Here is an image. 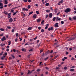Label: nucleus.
Returning <instances> with one entry per match:
<instances>
[{
    "label": "nucleus",
    "mask_w": 76,
    "mask_h": 76,
    "mask_svg": "<svg viewBox=\"0 0 76 76\" xmlns=\"http://www.w3.org/2000/svg\"><path fill=\"white\" fill-rule=\"evenodd\" d=\"M3 6V4L2 3H0V6Z\"/></svg>",
    "instance_id": "27"
},
{
    "label": "nucleus",
    "mask_w": 76,
    "mask_h": 76,
    "mask_svg": "<svg viewBox=\"0 0 76 76\" xmlns=\"http://www.w3.org/2000/svg\"><path fill=\"white\" fill-rule=\"evenodd\" d=\"M13 51H14V52H16V50H15V49H13Z\"/></svg>",
    "instance_id": "56"
},
{
    "label": "nucleus",
    "mask_w": 76,
    "mask_h": 76,
    "mask_svg": "<svg viewBox=\"0 0 76 76\" xmlns=\"http://www.w3.org/2000/svg\"><path fill=\"white\" fill-rule=\"evenodd\" d=\"M10 12H12V13H14L15 12V11L13 10H11L10 11Z\"/></svg>",
    "instance_id": "30"
},
{
    "label": "nucleus",
    "mask_w": 76,
    "mask_h": 76,
    "mask_svg": "<svg viewBox=\"0 0 76 76\" xmlns=\"http://www.w3.org/2000/svg\"><path fill=\"white\" fill-rule=\"evenodd\" d=\"M45 6H49V3H46L45 4Z\"/></svg>",
    "instance_id": "26"
},
{
    "label": "nucleus",
    "mask_w": 76,
    "mask_h": 76,
    "mask_svg": "<svg viewBox=\"0 0 76 76\" xmlns=\"http://www.w3.org/2000/svg\"><path fill=\"white\" fill-rule=\"evenodd\" d=\"M75 39V38H73L72 39H68V41H71V40H72V39Z\"/></svg>",
    "instance_id": "37"
},
{
    "label": "nucleus",
    "mask_w": 76,
    "mask_h": 76,
    "mask_svg": "<svg viewBox=\"0 0 76 76\" xmlns=\"http://www.w3.org/2000/svg\"><path fill=\"white\" fill-rule=\"evenodd\" d=\"M64 70H66V69H67V68L66 67H64Z\"/></svg>",
    "instance_id": "38"
},
{
    "label": "nucleus",
    "mask_w": 76,
    "mask_h": 76,
    "mask_svg": "<svg viewBox=\"0 0 76 76\" xmlns=\"http://www.w3.org/2000/svg\"><path fill=\"white\" fill-rule=\"evenodd\" d=\"M44 32V29H42L41 30V32Z\"/></svg>",
    "instance_id": "23"
},
{
    "label": "nucleus",
    "mask_w": 76,
    "mask_h": 76,
    "mask_svg": "<svg viewBox=\"0 0 76 76\" xmlns=\"http://www.w3.org/2000/svg\"><path fill=\"white\" fill-rule=\"evenodd\" d=\"M61 24H64V21H61Z\"/></svg>",
    "instance_id": "35"
},
{
    "label": "nucleus",
    "mask_w": 76,
    "mask_h": 76,
    "mask_svg": "<svg viewBox=\"0 0 76 76\" xmlns=\"http://www.w3.org/2000/svg\"><path fill=\"white\" fill-rule=\"evenodd\" d=\"M4 13L5 15H7V14H8V12L6 11L4 12Z\"/></svg>",
    "instance_id": "13"
},
{
    "label": "nucleus",
    "mask_w": 76,
    "mask_h": 76,
    "mask_svg": "<svg viewBox=\"0 0 76 76\" xmlns=\"http://www.w3.org/2000/svg\"><path fill=\"white\" fill-rule=\"evenodd\" d=\"M3 52H2L1 53H0V56H1L2 54H3Z\"/></svg>",
    "instance_id": "52"
},
{
    "label": "nucleus",
    "mask_w": 76,
    "mask_h": 76,
    "mask_svg": "<svg viewBox=\"0 0 76 76\" xmlns=\"http://www.w3.org/2000/svg\"><path fill=\"white\" fill-rule=\"evenodd\" d=\"M33 13V12H31L29 13V15H31V14H32Z\"/></svg>",
    "instance_id": "28"
},
{
    "label": "nucleus",
    "mask_w": 76,
    "mask_h": 76,
    "mask_svg": "<svg viewBox=\"0 0 76 76\" xmlns=\"http://www.w3.org/2000/svg\"><path fill=\"white\" fill-rule=\"evenodd\" d=\"M32 29V27H29L28 29L27 30L28 31H30V30H31Z\"/></svg>",
    "instance_id": "7"
},
{
    "label": "nucleus",
    "mask_w": 76,
    "mask_h": 76,
    "mask_svg": "<svg viewBox=\"0 0 76 76\" xmlns=\"http://www.w3.org/2000/svg\"><path fill=\"white\" fill-rule=\"evenodd\" d=\"M36 13H37V15H39V11H36Z\"/></svg>",
    "instance_id": "22"
},
{
    "label": "nucleus",
    "mask_w": 76,
    "mask_h": 76,
    "mask_svg": "<svg viewBox=\"0 0 76 76\" xmlns=\"http://www.w3.org/2000/svg\"><path fill=\"white\" fill-rule=\"evenodd\" d=\"M26 8H23L22 9L23 10V11H25V9Z\"/></svg>",
    "instance_id": "46"
},
{
    "label": "nucleus",
    "mask_w": 76,
    "mask_h": 76,
    "mask_svg": "<svg viewBox=\"0 0 76 76\" xmlns=\"http://www.w3.org/2000/svg\"><path fill=\"white\" fill-rule=\"evenodd\" d=\"M3 6H1L0 7V9H3Z\"/></svg>",
    "instance_id": "29"
},
{
    "label": "nucleus",
    "mask_w": 76,
    "mask_h": 76,
    "mask_svg": "<svg viewBox=\"0 0 76 76\" xmlns=\"http://www.w3.org/2000/svg\"><path fill=\"white\" fill-rule=\"evenodd\" d=\"M32 51V49H31L29 50V51L30 52H31V51Z\"/></svg>",
    "instance_id": "59"
},
{
    "label": "nucleus",
    "mask_w": 76,
    "mask_h": 76,
    "mask_svg": "<svg viewBox=\"0 0 76 76\" xmlns=\"http://www.w3.org/2000/svg\"><path fill=\"white\" fill-rule=\"evenodd\" d=\"M31 8V6H30V5H29L28 7V9H29L30 8Z\"/></svg>",
    "instance_id": "32"
},
{
    "label": "nucleus",
    "mask_w": 76,
    "mask_h": 76,
    "mask_svg": "<svg viewBox=\"0 0 76 76\" xmlns=\"http://www.w3.org/2000/svg\"><path fill=\"white\" fill-rule=\"evenodd\" d=\"M34 71V70H32L31 71H30L29 70H28V74H29V73H31L32 72H33Z\"/></svg>",
    "instance_id": "11"
},
{
    "label": "nucleus",
    "mask_w": 76,
    "mask_h": 76,
    "mask_svg": "<svg viewBox=\"0 0 76 76\" xmlns=\"http://www.w3.org/2000/svg\"><path fill=\"white\" fill-rule=\"evenodd\" d=\"M74 9L75 10H76V8L74 7Z\"/></svg>",
    "instance_id": "64"
},
{
    "label": "nucleus",
    "mask_w": 76,
    "mask_h": 76,
    "mask_svg": "<svg viewBox=\"0 0 76 76\" xmlns=\"http://www.w3.org/2000/svg\"><path fill=\"white\" fill-rule=\"evenodd\" d=\"M6 51H9V48H8L7 49V50H6Z\"/></svg>",
    "instance_id": "58"
},
{
    "label": "nucleus",
    "mask_w": 76,
    "mask_h": 76,
    "mask_svg": "<svg viewBox=\"0 0 76 76\" xmlns=\"http://www.w3.org/2000/svg\"><path fill=\"white\" fill-rule=\"evenodd\" d=\"M58 23H55L54 26H55V27H56L57 28L58 27Z\"/></svg>",
    "instance_id": "3"
},
{
    "label": "nucleus",
    "mask_w": 76,
    "mask_h": 76,
    "mask_svg": "<svg viewBox=\"0 0 76 76\" xmlns=\"http://www.w3.org/2000/svg\"><path fill=\"white\" fill-rule=\"evenodd\" d=\"M53 16V14L52 13H50L49 15V16L50 18H51V17Z\"/></svg>",
    "instance_id": "6"
},
{
    "label": "nucleus",
    "mask_w": 76,
    "mask_h": 76,
    "mask_svg": "<svg viewBox=\"0 0 76 76\" xmlns=\"http://www.w3.org/2000/svg\"><path fill=\"white\" fill-rule=\"evenodd\" d=\"M7 28L8 29H10V28H11V27H10V26H7Z\"/></svg>",
    "instance_id": "40"
},
{
    "label": "nucleus",
    "mask_w": 76,
    "mask_h": 76,
    "mask_svg": "<svg viewBox=\"0 0 76 76\" xmlns=\"http://www.w3.org/2000/svg\"><path fill=\"white\" fill-rule=\"evenodd\" d=\"M5 44H1V47H3V45H5Z\"/></svg>",
    "instance_id": "20"
},
{
    "label": "nucleus",
    "mask_w": 76,
    "mask_h": 76,
    "mask_svg": "<svg viewBox=\"0 0 76 76\" xmlns=\"http://www.w3.org/2000/svg\"><path fill=\"white\" fill-rule=\"evenodd\" d=\"M18 33H16V37H18Z\"/></svg>",
    "instance_id": "61"
},
{
    "label": "nucleus",
    "mask_w": 76,
    "mask_h": 76,
    "mask_svg": "<svg viewBox=\"0 0 76 76\" xmlns=\"http://www.w3.org/2000/svg\"><path fill=\"white\" fill-rule=\"evenodd\" d=\"M46 12H48V13H50V10H46Z\"/></svg>",
    "instance_id": "16"
},
{
    "label": "nucleus",
    "mask_w": 76,
    "mask_h": 76,
    "mask_svg": "<svg viewBox=\"0 0 76 76\" xmlns=\"http://www.w3.org/2000/svg\"><path fill=\"white\" fill-rule=\"evenodd\" d=\"M19 39H20V41H22V38H21L20 37H19Z\"/></svg>",
    "instance_id": "39"
},
{
    "label": "nucleus",
    "mask_w": 76,
    "mask_h": 76,
    "mask_svg": "<svg viewBox=\"0 0 76 76\" xmlns=\"http://www.w3.org/2000/svg\"><path fill=\"white\" fill-rule=\"evenodd\" d=\"M56 17L53 18V21H55V20H56Z\"/></svg>",
    "instance_id": "21"
},
{
    "label": "nucleus",
    "mask_w": 76,
    "mask_h": 76,
    "mask_svg": "<svg viewBox=\"0 0 76 76\" xmlns=\"http://www.w3.org/2000/svg\"><path fill=\"white\" fill-rule=\"evenodd\" d=\"M71 10V9L69 8H67L65 10L64 12L66 13H68V12H70V11Z\"/></svg>",
    "instance_id": "1"
},
{
    "label": "nucleus",
    "mask_w": 76,
    "mask_h": 76,
    "mask_svg": "<svg viewBox=\"0 0 76 76\" xmlns=\"http://www.w3.org/2000/svg\"><path fill=\"white\" fill-rule=\"evenodd\" d=\"M11 32L13 33H14V32H15V30H14V29H12Z\"/></svg>",
    "instance_id": "25"
},
{
    "label": "nucleus",
    "mask_w": 76,
    "mask_h": 76,
    "mask_svg": "<svg viewBox=\"0 0 76 76\" xmlns=\"http://www.w3.org/2000/svg\"><path fill=\"white\" fill-rule=\"evenodd\" d=\"M40 70V69H37V72H39Z\"/></svg>",
    "instance_id": "57"
},
{
    "label": "nucleus",
    "mask_w": 76,
    "mask_h": 76,
    "mask_svg": "<svg viewBox=\"0 0 76 76\" xmlns=\"http://www.w3.org/2000/svg\"><path fill=\"white\" fill-rule=\"evenodd\" d=\"M73 19H74L75 20H76V17L75 16L74 17H73Z\"/></svg>",
    "instance_id": "34"
},
{
    "label": "nucleus",
    "mask_w": 76,
    "mask_h": 76,
    "mask_svg": "<svg viewBox=\"0 0 76 76\" xmlns=\"http://www.w3.org/2000/svg\"><path fill=\"white\" fill-rule=\"evenodd\" d=\"M11 15V13H9L8 14V15H7L8 16H10V15Z\"/></svg>",
    "instance_id": "50"
},
{
    "label": "nucleus",
    "mask_w": 76,
    "mask_h": 76,
    "mask_svg": "<svg viewBox=\"0 0 76 76\" xmlns=\"http://www.w3.org/2000/svg\"><path fill=\"white\" fill-rule=\"evenodd\" d=\"M58 19H59L58 17H56V20L57 21V20H58Z\"/></svg>",
    "instance_id": "47"
},
{
    "label": "nucleus",
    "mask_w": 76,
    "mask_h": 76,
    "mask_svg": "<svg viewBox=\"0 0 76 76\" xmlns=\"http://www.w3.org/2000/svg\"><path fill=\"white\" fill-rule=\"evenodd\" d=\"M11 41H9L8 42V45H10V44H11Z\"/></svg>",
    "instance_id": "14"
},
{
    "label": "nucleus",
    "mask_w": 76,
    "mask_h": 76,
    "mask_svg": "<svg viewBox=\"0 0 76 76\" xmlns=\"http://www.w3.org/2000/svg\"><path fill=\"white\" fill-rule=\"evenodd\" d=\"M9 22H10V23H11V22H13V18H11L9 20Z\"/></svg>",
    "instance_id": "5"
},
{
    "label": "nucleus",
    "mask_w": 76,
    "mask_h": 76,
    "mask_svg": "<svg viewBox=\"0 0 76 76\" xmlns=\"http://www.w3.org/2000/svg\"><path fill=\"white\" fill-rule=\"evenodd\" d=\"M0 30L1 31H4V29L2 28H0Z\"/></svg>",
    "instance_id": "18"
},
{
    "label": "nucleus",
    "mask_w": 76,
    "mask_h": 76,
    "mask_svg": "<svg viewBox=\"0 0 76 76\" xmlns=\"http://www.w3.org/2000/svg\"><path fill=\"white\" fill-rule=\"evenodd\" d=\"M15 42H17V41H18V39L16 38L15 39Z\"/></svg>",
    "instance_id": "53"
},
{
    "label": "nucleus",
    "mask_w": 76,
    "mask_h": 76,
    "mask_svg": "<svg viewBox=\"0 0 76 76\" xmlns=\"http://www.w3.org/2000/svg\"><path fill=\"white\" fill-rule=\"evenodd\" d=\"M21 50L22 51H24V50H25V49H24V48H22V49Z\"/></svg>",
    "instance_id": "41"
},
{
    "label": "nucleus",
    "mask_w": 76,
    "mask_h": 76,
    "mask_svg": "<svg viewBox=\"0 0 76 76\" xmlns=\"http://www.w3.org/2000/svg\"><path fill=\"white\" fill-rule=\"evenodd\" d=\"M41 27H38V28L39 30H40L41 29Z\"/></svg>",
    "instance_id": "42"
},
{
    "label": "nucleus",
    "mask_w": 76,
    "mask_h": 76,
    "mask_svg": "<svg viewBox=\"0 0 76 76\" xmlns=\"http://www.w3.org/2000/svg\"><path fill=\"white\" fill-rule=\"evenodd\" d=\"M48 28V26H46L45 27V29H47V28Z\"/></svg>",
    "instance_id": "55"
},
{
    "label": "nucleus",
    "mask_w": 76,
    "mask_h": 76,
    "mask_svg": "<svg viewBox=\"0 0 76 76\" xmlns=\"http://www.w3.org/2000/svg\"><path fill=\"white\" fill-rule=\"evenodd\" d=\"M41 19L40 18H39L37 20V22H39L41 20Z\"/></svg>",
    "instance_id": "10"
},
{
    "label": "nucleus",
    "mask_w": 76,
    "mask_h": 76,
    "mask_svg": "<svg viewBox=\"0 0 76 76\" xmlns=\"http://www.w3.org/2000/svg\"><path fill=\"white\" fill-rule=\"evenodd\" d=\"M6 57V56H4L1 58V59L2 60H4V58H5Z\"/></svg>",
    "instance_id": "15"
},
{
    "label": "nucleus",
    "mask_w": 76,
    "mask_h": 76,
    "mask_svg": "<svg viewBox=\"0 0 76 76\" xmlns=\"http://www.w3.org/2000/svg\"><path fill=\"white\" fill-rule=\"evenodd\" d=\"M44 20H42L41 22V24H42V25H43V23H44Z\"/></svg>",
    "instance_id": "19"
},
{
    "label": "nucleus",
    "mask_w": 76,
    "mask_h": 76,
    "mask_svg": "<svg viewBox=\"0 0 76 76\" xmlns=\"http://www.w3.org/2000/svg\"><path fill=\"white\" fill-rule=\"evenodd\" d=\"M10 18H11V15L8 16V18L9 19H10Z\"/></svg>",
    "instance_id": "54"
},
{
    "label": "nucleus",
    "mask_w": 76,
    "mask_h": 76,
    "mask_svg": "<svg viewBox=\"0 0 76 76\" xmlns=\"http://www.w3.org/2000/svg\"><path fill=\"white\" fill-rule=\"evenodd\" d=\"M16 14V12H15L13 14V15H15Z\"/></svg>",
    "instance_id": "63"
},
{
    "label": "nucleus",
    "mask_w": 76,
    "mask_h": 76,
    "mask_svg": "<svg viewBox=\"0 0 76 76\" xmlns=\"http://www.w3.org/2000/svg\"><path fill=\"white\" fill-rule=\"evenodd\" d=\"M48 57H47L46 58H45L44 60H48Z\"/></svg>",
    "instance_id": "51"
},
{
    "label": "nucleus",
    "mask_w": 76,
    "mask_h": 76,
    "mask_svg": "<svg viewBox=\"0 0 76 76\" xmlns=\"http://www.w3.org/2000/svg\"><path fill=\"white\" fill-rule=\"evenodd\" d=\"M48 15H46V19H47V18H48Z\"/></svg>",
    "instance_id": "44"
},
{
    "label": "nucleus",
    "mask_w": 76,
    "mask_h": 76,
    "mask_svg": "<svg viewBox=\"0 0 76 76\" xmlns=\"http://www.w3.org/2000/svg\"><path fill=\"white\" fill-rule=\"evenodd\" d=\"M53 29V27H51V28H48V31H51V30L52 31Z\"/></svg>",
    "instance_id": "9"
},
{
    "label": "nucleus",
    "mask_w": 76,
    "mask_h": 76,
    "mask_svg": "<svg viewBox=\"0 0 76 76\" xmlns=\"http://www.w3.org/2000/svg\"><path fill=\"white\" fill-rule=\"evenodd\" d=\"M43 51V49L40 50V53H41V52H42V51Z\"/></svg>",
    "instance_id": "36"
},
{
    "label": "nucleus",
    "mask_w": 76,
    "mask_h": 76,
    "mask_svg": "<svg viewBox=\"0 0 76 76\" xmlns=\"http://www.w3.org/2000/svg\"><path fill=\"white\" fill-rule=\"evenodd\" d=\"M4 1H5V2L4 3V4H7L8 3V2H7V0H5Z\"/></svg>",
    "instance_id": "8"
},
{
    "label": "nucleus",
    "mask_w": 76,
    "mask_h": 76,
    "mask_svg": "<svg viewBox=\"0 0 76 76\" xmlns=\"http://www.w3.org/2000/svg\"><path fill=\"white\" fill-rule=\"evenodd\" d=\"M6 37H4L2 38L1 39V40L2 41H5L6 40Z\"/></svg>",
    "instance_id": "4"
},
{
    "label": "nucleus",
    "mask_w": 76,
    "mask_h": 76,
    "mask_svg": "<svg viewBox=\"0 0 76 76\" xmlns=\"http://www.w3.org/2000/svg\"><path fill=\"white\" fill-rule=\"evenodd\" d=\"M70 71H71V72H73V71H74V69H71L70 70Z\"/></svg>",
    "instance_id": "24"
},
{
    "label": "nucleus",
    "mask_w": 76,
    "mask_h": 76,
    "mask_svg": "<svg viewBox=\"0 0 76 76\" xmlns=\"http://www.w3.org/2000/svg\"><path fill=\"white\" fill-rule=\"evenodd\" d=\"M63 1L62 0L59 1V3H60V4L63 3Z\"/></svg>",
    "instance_id": "17"
},
{
    "label": "nucleus",
    "mask_w": 76,
    "mask_h": 76,
    "mask_svg": "<svg viewBox=\"0 0 76 76\" xmlns=\"http://www.w3.org/2000/svg\"><path fill=\"white\" fill-rule=\"evenodd\" d=\"M23 1H24V2H27L28 1L27 0H23Z\"/></svg>",
    "instance_id": "49"
},
{
    "label": "nucleus",
    "mask_w": 76,
    "mask_h": 76,
    "mask_svg": "<svg viewBox=\"0 0 76 76\" xmlns=\"http://www.w3.org/2000/svg\"><path fill=\"white\" fill-rule=\"evenodd\" d=\"M28 2L31 3V0H28Z\"/></svg>",
    "instance_id": "48"
},
{
    "label": "nucleus",
    "mask_w": 76,
    "mask_h": 76,
    "mask_svg": "<svg viewBox=\"0 0 76 76\" xmlns=\"http://www.w3.org/2000/svg\"><path fill=\"white\" fill-rule=\"evenodd\" d=\"M60 14V12H58L57 14V15H58Z\"/></svg>",
    "instance_id": "60"
},
{
    "label": "nucleus",
    "mask_w": 76,
    "mask_h": 76,
    "mask_svg": "<svg viewBox=\"0 0 76 76\" xmlns=\"http://www.w3.org/2000/svg\"><path fill=\"white\" fill-rule=\"evenodd\" d=\"M71 60H75V59L74 58H71Z\"/></svg>",
    "instance_id": "33"
},
{
    "label": "nucleus",
    "mask_w": 76,
    "mask_h": 76,
    "mask_svg": "<svg viewBox=\"0 0 76 76\" xmlns=\"http://www.w3.org/2000/svg\"><path fill=\"white\" fill-rule=\"evenodd\" d=\"M37 14H34L33 15V19H35L37 18Z\"/></svg>",
    "instance_id": "2"
},
{
    "label": "nucleus",
    "mask_w": 76,
    "mask_h": 76,
    "mask_svg": "<svg viewBox=\"0 0 76 76\" xmlns=\"http://www.w3.org/2000/svg\"><path fill=\"white\" fill-rule=\"evenodd\" d=\"M25 10L27 12H28V9H27L26 8V9H25Z\"/></svg>",
    "instance_id": "45"
},
{
    "label": "nucleus",
    "mask_w": 76,
    "mask_h": 76,
    "mask_svg": "<svg viewBox=\"0 0 76 76\" xmlns=\"http://www.w3.org/2000/svg\"><path fill=\"white\" fill-rule=\"evenodd\" d=\"M37 37H38L37 36L36 37L34 38V39L35 40V39H37Z\"/></svg>",
    "instance_id": "43"
},
{
    "label": "nucleus",
    "mask_w": 76,
    "mask_h": 76,
    "mask_svg": "<svg viewBox=\"0 0 76 76\" xmlns=\"http://www.w3.org/2000/svg\"><path fill=\"white\" fill-rule=\"evenodd\" d=\"M29 45V44H28V43H26L25 44V45Z\"/></svg>",
    "instance_id": "62"
},
{
    "label": "nucleus",
    "mask_w": 76,
    "mask_h": 76,
    "mask_svg": "<svg viewBox=\"0 0 76 76\" xmlns=\"http://www.w3.org/2000/svg\"><path fill=\"white\" fill-rule=\"evenodd\" d=\"M42 2L43 3V4H45V2L44 1V0H42Z\"/></svg>",
    "instance_id": "31"
},
{
    "label": "nucleus",
    "mask_w": 76,
    "mask_h": 76,
    "mask_svg": "<svg viewBox=\"0 0 76 76\" xmlns=\"http://www.w3.org/2000/svg\"><path fill=\"white\" fill-rule=\"evenodd\" d=\"M22 14H23V15L22 16V18H25V14H23V13H22Z\"/></svg>",
    "instance_id": "12"
}]
</instances>
